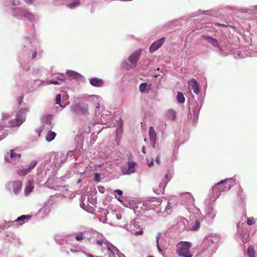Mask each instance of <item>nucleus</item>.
I'll return each instance as SVG.
<instances>
[{"label":"nucleus","instance_id":"09e8293b","mask_svg":"<svg viewBox=\"0 0 257 257\" xmlns=\"http://www.w3.org/2000/svg\"><path fill=\"white\" fill-rule=\"evenodd\" d=\"M6 160L7 161L9 162H10V161L9 160H8V158H7V157H6Z\"/></svg>","mask_w":257,"mask_h":257},{"label":"nucleus","instance_id":"37998d69","mask_svg":"<svg viewBox=\"0 0 257 257\" xmlns=\"http://www.w3.org/2000/svg\"><path fill=\"white\" fill-rule=\"evenodd\" d=\"M14 5H19V3L18 2H16V0H14Z\"/></svg>","mask_w":257,"mask_h":257},{"label":"nucleus","instance_id":"39448f33","mask_svg":"<svg viewBox=\"0 0 257 257\" xmlns=\"http://www.w3.org/2000/svg\"><path fill=\"white\" fill-rule=\"evenodd\" d=\"M22 185V182L20 180L12 181L8 184L10 189H12L13 191L16 194H17L21 191Z\"/></svg>","mask_w":257,"mask_h":257},{"label":"nucleus","instance_id":"58836bf2","mask_svg":"<svg viewBox=\"0 0 257 257\" xmlns=\"http://www.w3.org/2000/svg\"><path fill=\"white\" fill-rule=\"evenodd\" d=\"M142 150L144 154H146V149L144 146L142 147Z\"/></svg>","mask_w":257,"mask_h":257},{"label":"nucleus","instance_id":"2eb2a0df","mask_svg":"<svg viewBox=\"0 0 257 257\" xmlns=\"http://www.w3.org/2000/svg\"><path fill=\"white\" fill-rule=\"evenodd\" d=\"M15 150H11L10 157L11 159L14 161V163L16 164V161L21 159V155L19 153H16L15 152Z\"/></svg>","mask_w":257,"mask_h":257},{"label":"nucleus","instance_id":"9d476101","mask_svg":"<svg viewBox=\"0 0 257 257\" xmlns=\"http://www.w3.org/2000/svg\"><path fill=\"white\" fill-rule=\"evenodd\" d=\"M189 85H190L192 89L193 90L194 93L198 94L200 91L199 88V84L197 81L194 79H191L189 82Z\"/></svg>","mask_w":257,"mask_h":257},{"label":"nucleus","instance_id":"f704fd0d","mask_svg":"<svg viewBox=\"0 0 257 257\" xmlns=\"http://www.w3.org/2000/svg\"><path fill=\"white\" fill-rule=\"evenodd\" d=\"M95 180L97 181H99V176L98 174L96 173L95 174Z\"/></svg>","mask_w":257,"mask_h":257},{"label":"nucleus","instance_id":"6ab92c4d","mask_svg":"<svg viewBox=\"0 0 257 257\" xmlns=\"http://www.w3.org/2000/svg\"><path fill=\"white\" fill-rule=\"evenodd\" d=\"M247 253L249 257H255V251L252 246H250L248 247Z\"/></svg>","mask_w":257,"mask_h":257},{"label":"nucleus","instance_id":"412c9836","mask_svg":"<svg viewBox=\"0 0 257 257\" xmlns=\"http://www.w3.org/2000/svg\"><path fill=\"white\" fill-rule=\"evenodd\" d=\"M80 4V0H75L74 2L68 5L67 7L70 9H73L74 7L79 6Z\"/></svg>","mask_w":257,"mask_h":257},{"label":"nucleus","instance_id":"b1692460","mask_svg":"<svg viewBox=\"0 0 257 257\" xmlns=\"http://www.w3.org/2000/svg\"><path fill=\"white\" fill-rule=\"evenodd\" d=\"M84 236L82 232L77 233L75 236V239L78 241H82L84 239Z\"/></svg>","mask_w":257,"mask_h":257},{"label":"nucleus","instance_id":"20e7f679","mask_svg":"<svg viewBox=\"0 0 257 257\" xmlns=\"http://www.w3.org/2000/svg\"><path fill=\"white\" fill-rule=\"evenodd\" d=\"M142 50H138L134 52L129 57L128 61L132 64V66L128 65L127 69H130L132 67H136L138 60L140 59Z\"/></svg>","mask_w":257,"mask_h":257},{"label":"nucleus","instance_id":"de8ad7c7","mask_svg":"<svg viewBox=\"0 0 257 257\" xmlns=\"http://www.w3.org/2000/svg\"><path fill=\"white\" fill-rule=\"evenodd\" d=\"M154 201V200H152V201H151V202H150L149 203H150V204H151H151H152V205H155V204H153V202Z\"/></svg>","mask_w":257,"mask_h":257},{"label":"nucleus","instance_id":"3c124183","mask_svg":"<svg viewBox=\"0 0 257 257\" xmlns=\"http://www.w3.org/2000/svg\"><path fill=\"white\" fill-rule=\"evenodd\" d=\"M96 107L97 108H99V104L98 103L97 104V105H96Z\"/></svg>","mask_w":257,"mask_h":257},{"label":"nucleus","instance_id":"cd10ccee","mask_svg":"<svg viewBox=\"0 0 257 257\" xmlns=\"http://www.w3.org/2000/svg\"><path fill=\"white\" fill-rule=\"evenodd\" d=\"M156 161V163L158 165L160 164L161 160H160V155H158V156H157V158L156 159V161Z\"/></svg>","mask_w":257,"mask_h":257},{"label":"nucleus","instance_id":"5701e85b","mask_svg":"<svg viewBox=\"0 0 257 257\" xmlns=\"http://www.w3.org/2000/svg\"><path fill=\"white\" fill-rule=\"evenodd\" d=\"M148 86V84L147 83H142L139 86V90L142 92L143 93L145 91L147 87Z\"/></svg>","mask_w":257,"mask_h":257},{"label":"nucleus","instance_id":"603ef678","mask_svg":"<svg viewBox=\"0 0 257 257\" xmlns=\"http://www.w3.org/2000/svg\"><path fill=\"white\" fill-rule=\"evenodd\" d=\"M254 10L257 11V5L254 7Z\"/></svg>","mask_w":257,"mask_h":257},{"label":"nucleus","instance_id":"72a5a7b5","mask_svg":"<svg viewBox=\"0 0 257 257\" xmlns=\"http://www.w3.org/2000/svg\"><path fill=\"white\" fill-rule=\"evenodd\" d=\"M37 54V51H34L32 55V59H34L36 58Z\"/></svg>","mask_w":257,"mask_h":257},{"label":"nucleus","instance_id":"1a4fd4ad","mask_svg":"<svg viewBox=\"0 0 257 257\" xmlns=\"http://www.w3.org/2000/svg\"><path fill=\"white\" fill-rule=\"evenodd\" d=\"M227 181H228V180L226 179L224 180H222L220 182L217 183V184L213 187V191L215 192L216 194L224 191L225 189V186L222 184Z\"/></svg>","mask_w":257,"mask_h":257},{"label":"nucleus","instance_id":"9b49d317","mask_svg":"<svg viewBox=\"0 0 257 257\" xmlns=\"http://www.w3.org/2000/svg\"><path fill=\"white\" fill-rule=\"evenodd\" d=\"M90 84L94 87H101L103 84V81L101 79L96 77L92 78L89 80Z\"/></svg>","mask_w":257,"mask_h":257},{"label":"nucleus","instance_id":"a211bd4d","mask_svg":"<svg viewBox=\"0 0 257 257\" xmlns=\"http://www.w3.org/2000/svg\"><path fill=\"white\" fill-rule=\"evenodd\" d=\"M177 100L178 102L182 103L185 102V98L183 94L181 92H178L177 95Z\"/></svg>","mask_w":257,"mask_h":257},{"label":"nucleus","instance_id":"aec40b11","mask_svg":"<svg viewBox=\"0 0 257 257\" xmlns=\"http://www.w3.org/2000/svg\"><path fill=\"white\" fill-rule=\"evenodd\" d=\"M30 218H31V216L23 215H22V216L18 217V218L16 220V221H25V220L27 221ZM24 222H23V223ZM21 224H22V223Z\"/></svg>","mask_w":257,"mask_h":257},{"label":"nucleus","instance_id":"f3484780","mask_svg":"<svg viewBox=\"0 0 257 257\" xmlns=\"http://www.w3.org/2000/svg\"><path fill=\"white\" fill-rule=\"evenodd\" d=\"M56 135V134L55 132L49 131L46 137V140L49 142H51L55 139Z\"/></svg>","mask_w":257,"mask_h":257},{"label":"nucleus","instance_id":"393cba45","mask_svg":"<svg viewBox=\"0 0 257 257\" xmlns=\"http://www.w3.org/2000/svg\"><path fill=\"white\" fill-rule=\"evenodd\" d=\"M61 99V94H58V95H57V96L56 97V104H59V105L61 107H63V106H62L60 103Z\"/></svg>","mask_w":257,"mask_h":257},{"label":"nucleus","instance_id":"2f4dec72","mask_svg":"<svg viewBox=\"0 0 257 257\" xmlns=\"http://www.w3.org/2000/svg\"><path fill=\"white\" fill-rule=\"evenodd\" d=\"M143 233V231L142 230H140L139 231H137L135 233V235L136 236L139 235H142Z\"/></svg>","mask_w":257,"mask_h":257},{"label":"nucleus","instance_id":"e433bc0d","mask_svg":"<svg viewBox=\"0 0 257 257\" xmlns=\"http://www.w3.org/2000/svg\"><path fill=\"white\" fill-rule=\"evenodd\" d=\"M50 83L51 84H58V82L56 80H51L50 81Z\"/></svg>","mask_w":257,"mask_h":257},{"label":"nucleus","instance_id":"c756f323","mask_svg":"<svg viewBox=\"0 0 257 257\" xmlns=\"http://www.w3.org/2000/svg\"><path fill=\"white\" fill-rule=\"evenodd\" d=\"M186 194L188 196L190 202H192L193 200H194V199H193V197L191 195V194L189 193H186Z\"/></svg>","mask_w":257,"mask_h":257},{"label":"nucleus","instance_id":"49530a36","mask_svg":"<svg viewBox=\"0 0 257 257\" xmlns=\"http://www.w3.org/2000/svg\"><path fill=\"white\" fill-rule=\"evenodd\" d=\"M158 249L159 250H160V251H162V249H161V248L159 247V245L158 244Z\"/></svg>","mask_w":257,"mask_h":257},{"label":"nucleus","instance_id":"a878e982","mask_svg":"<svg viewBox=\"0 0 257 257\" xmlns=\"http://www.w3.org/2000/svg\"><path fill=\"white\" fill-rule=\"evenodd\" d=\"M247 223L249 225H251L255 223V222L253 221V218H249L247 220Z\"/></svg>","mask_w":257,"mask_h":257},{"label":"nucleus","instance_id":"c9c22d12","mask_svg":"<svg viewBox=\"0 0 257 257\" xmlns=\"http://www.w3.org/2000/svg\"><path fill=\"white\" fill-rule=\"evenodd\" d=\"M8 117H9V115L6 113H4L2 116V118L3 119H7Z\"/></svg>","mask_w":257,"mask_h":257},{"label":"nucleus","instance_id":"a19ab883","mask_svg":"<svg viewBox=\"0 0 257 257\" xmlns=\"http://www.w3.org/2000/svg\"><path fill=\"white\" fill-rule=\"evenodd\" d=\"M28 3H32L34 0H25Z\"/></svg>","mask_w":257,"mask_h":257},{"label":"nucleus","instance_id":"4468645a","mask_svg":"<svg viewBox=\"0 0 257 257\" xmlns=\"http://www.w3.org/2000/svg\"><path fill=\"white\" fill-rule=\"evenodd\" d=\"M66 74L71 79H75L78 78L80 74L76 71L68 70L66 71Z\"/></svg>","mask_w":257,"mask_h":257},{"label":"nucleus","instance_id":"6e6552de","mask_svg":"<svg viewBox=\"0 0 257 257\" xmlns=\"http://www.w3.org/2000/svg\"><path fill=\"white\" fill-rule=\"evenodd\" d=\"M149 139L153 148L156 147L157 134L153 126L149 127Z\"/></svg>","mask_w":257,"mask_h":257},{"label":"nucleus","instance_id":"5fc2aeb1","mask_svg":"<svg viewBox=\"0 0 257 257\" xmlns=\"http://www.w3.org/2000/svg\"><path fill=\"white\" fill-rule=\"evenodd\" d=\"M122 121H121L120 125H122Z\"/></svg>","mask_w":257,"mask_h":257},{"label":"nucleus","instance_id":"f257e3e1","mask_svg":"<svg viewBox=\"0 0 257 257\" xmlns=\"http://www.w3.org/2000/svg\"><path fill=\"white\" fill-rule=\"evenodd\" d=\"M191 246V244L189 242H180L177 245V253L180 256L192 257V254L190 251Z\"/></svg>","mask_w":257,"mask_h":257},{"label":"nucleus","instance_id":"dca6fc26","mask_svg":"<svg viewBox=\"0 0 257 257\" xmlns=\"http://www.w3.org/2000/svg\"><path fill=\"white\" fill-rule=\"evenodd\" d=\"M166 116L169 119L174 120L176 117V112L173 109H169L166 112Z\"/></svg>","mask_w":257,"mask_h":257},{"label":"nucleus","instance_id":"473e14b6","mask_svg":"<svg viewBox=\"0 0 257 257\" xmlns=\"http://www.w3.org/2000/svg\"><path fill=\"white\" fill-rule=\"evenodd\" d=\"M58 79L60 80H65V76L64 75V74H62L61 75V76L60 77H58Z\"/></svg>","mask_w":257,"mask_h":257},{"label":"nucleus","instance_id":"7ed1b4c3","mask_svg":"<svg viewBox=\"0 0 257 257\" xmlns=\"http://www.w3.org/2000/svg\"><path fill=\"white\" fill-rule=\"evenodd\" d=\"M129 161L127 162L126 166H122L121 168L123 175L130 174L135 171L136 163L131 161L132 155L131 154L127 155Z\"/></svg>","mask_w":257,"mask_h":257},{"label":"nucleus","instance_id":"a18cd8bd","mask_svg":"<svg viewBox=\"0 0 257 257\" xmlns=\"http://www.w3.org/2000/svg\"><path fill=\"white\" fill-rule=\"evenodd\" d=\"M71 251L72 252H76L77 251L75 249H71Z\"/></svg>","mask_w":257,"mask_h":257},{"label":"nucleus","instance_id":"bb28decb","mask_svg":"<svg viewBox=\"0 0 257 257\" xmlns=\"http://www.w3.org/2000/svg\"><path fill=\"white\" fill-rule=\"evenodd\" d=\"M200 226V223L198 221H196L195 225L192 227L193 230H197Z\"/></svg>","mask_w":257,"mask_h":257},{"label":"nucleus","instance_id":"f8f14e48","mask_svg":"<svg viewBox=\"0 0 257 257\" xmlns=\"http://www.w3.org/2000/svg\"><path fill=\"white\" fill-rule=\"evenodd\" d=\"M202 37L210 43L214 47H216L217 48H219V46L218 44V42L217 40L211 37L207 36L205 35H202Z\"/></svg>","mask_w":257,"mask_h":257},{"label":"nucleus","instance_id":"c03bdc74","mask_svg":"<svg viewBox=\"0 0 257 257\" xmlns=\"http://www.w3.org/2000/svg\"><path fill=\"white\" fill-rule=\"evenodd\" d=\"M165 178L168 179V180H170L169 179H168V174H166L165 175Z\"/></svg>","mask_w":257,"mask_h":257},{"label":"nucleus","instance_id":"ea45409f","mask_svg":"<svg viewBox=\"0 0 257 257\" xmlns=\"http://www.w3.org/2000/svg\"><path fill=\"white\" fill-rule=\"evenodd\" d=\"M164 187L163 186V187H162V190L160 191V192H157V193L159 194H161L162 193V194H163V191H164Z\"/></svg>","mask_w":257,"mask_h":257},{"label":"nucleus","instance_id":"79ce46f5","mask_svg":"<svg viewBox=\"0 0 257 257\" xmlns=\"http://www.w3.org/2000/svg\"><path fill=\"white\" fill-rule=\"evenodd\" d=\"M170 204H168L167 205V206H166V210H168V209H169L170 208Z\"/></svg>","mask_w":257,"mask_h":257},{"label":"nucleus","instance_id":"7c9ffc66","mask_svg":"<svg viewBox=\"0 0 257 257\" xmlns=\"http://www.w3.org/2000/svg\"><path fill=\"white\" fill-rule=\"evenodd\" d=\"M114 192L116 193L117 195L121 196L122 194V191L120 190H115L114 191Z\"/></svg>","mask_w":257,"mask_h":257},{"label":"nucleus","instance_id":"4be33fe9","mask_svg":"<svg viewBox=\"0 0 257 257\" xmlns=\"http://www.w3.org/2000/svg\"><path fill=\"white\" fill-rule=\"evenodd\" d=\"M22 15L30 20H33L34 18V16L32 14L26 11H23L22 12Z\"/></svg>","mask_w":257,"mask_h":257},{"label":"nucleus","instance_id":"0eeeda50","mask_svg":"<svg viewBox=\"0 0 257 257\" xmlns=\"http://www.w3.org/2000/svg\"><path fill=\"white\" fill-rule=\"evenodd\" d=\"M166 40L165 38L163 37L161 39L154 42L150 46L149 51L150 53H153L160 48L162 45L165 43Z\"/></svg>","mask_w":257,"mask_h":257},{"label":"nucleus","instance_id":"864d4df0","mask_svg":"<svg viewBox=\"0 0 257 257\" xmlns=\"http://www.w3.org/2000/svg\"><path fill=\"white\" fill-rule=\"evenodd\" d=\"M89 257H93L92 255H89Z\"/></svg>","mask_w":257,"mask_h":257},{"label":"nucleus","instance_id":"c85d7f7f","mask_svg":"<svg viewBox=\"0 0 257 257\" xmlns=\"http://www.w3.org/2000/svg\"><path fill=\"white\" fill-rule=\"evenodd\" d=\"M96 243L99 245H102L103 243V239L97 240Z\"/></svg>","mask_w":257,"mask_h":257},{"label":"nucleus","instance_id":"423d86ee","mask_svg":"<svg viewBox=\"0 0 257 257\" xmlns=\"http://www.w3.org/2000/svg\"><path fill=\"white\" fill-rule=\"evenodd\" d=\"M37 164V161H33L29 165L27 169H20L17 170V173L20 176H24L30 173L36 166Z\"/></svg>","mask_w":257,"mask_h":257},{"label":"nucleus","instance_id":"f03ea898","mask_svg":"<svg viewBox=\"0 0 257 257\" xmlns=\"http://www.w3.org/2000/svg\"><path fill=\"white\" fill-rule=\"evenodd\" d=\"M25 112L21 110L17 112L16 118L9 122L8 126L16 127L20 126L26 119Z\"/></svg>","mask_w":257,"mask_h":257},{"label":"nucleus","instance_id":"ddd939ff","mask_svg":"<svg viewBox=\"0 0 257 257\" xmlns=\"http://www.w3.org/2000/svg\"><path fill=\"white\" fill-rule=\"evenodd\" d=\"M34 188V181L33 180H29L28 181L27 184H26V187L25 189V194L26 195H29L31 192H32Z\"/></svg>","mask_w":257,"mask_h":257},{"label":"nucleus","instance_id":"8fccbe9b","mask_svg":"<svg viewBox=\"0 0 257 257\" xmlns=\"http://www.w3.org/2000/svg\"><path fill=\"white\" fill-rule=\"evenodd\" d=\"M218 25H220V26H221V27H224V26H225V25H224V24H219Z\"/></svg>","mask_w":257,"mask_h":257},{"label":"nucleus","instance_id":"4c0bfd02","mask_svg":"<svg viewBox=\"0 0 257 257\" xmlns=\"http://www.w3.org/2000/svg\"><path fill=\"white\" fill-rule=\"evenodd\" d=\"M154 163H153V160H152L151 162H149L148 161V165L149 167H151L153 166Z\"/></svg>","mask_w":257,"mask_h":257}]
</instances>
